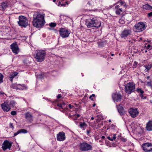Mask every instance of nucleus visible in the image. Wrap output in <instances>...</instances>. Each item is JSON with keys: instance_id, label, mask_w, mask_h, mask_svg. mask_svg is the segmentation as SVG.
<instances>
[{"instance_id": "nucleus-1", "label": "nucleus", "mask_w": 152, "mask_h": 152, "mask_svg": "<svg viewBox=\"0 0 152 152\" xmlns=\"http://www.w3.org/2000/svg\"><path fill=\"white\" fill-rule=\"evenodd\" d=\"M45 14L39 12H36L33 15V24L34 26L40 28L43 26L45 23L44 19Z\"/></svg>"}, {"instance_id": "nucleus-2", "label": "nucleus", "mask_w": 152, "mask_h": 152, "mask_svg": "<svg viewBox=\"0 0 152 152\" xmlns=\"http://www.w3.org/2000/svg\"><path fill=\"white\" fill-rule=\"evenodd\" d=\"M46 55V52L44 50H36L34 57L38 62H41L44 61Z\"/></svg>"}, {"instance_id": "nucleus-3", "label": "nucleus", "mask_w": 152, "mask_h": 152, "mask_svg": "<svg viewBox=\"0 0 152 152\" xmlns=\"http://www.w3.org/2000/svg\"><path fill=\"white\" fill-rule=\"evenodd\" d=\"M18 19V23L20 26L25 28L28 25V21L26 17L20 16Z\"/></svg>"}, {"instance_id": "nucleus-4", "label": "nucleus", "mask_w": 152, "mask_h": 152, "mask_svg": "<svg viewBox=\"0 0 152 152\" xmlns=\"http://www.w3.org/2000/svg\"><path fill=\"white\" fill-rule=\"evenodd\" d=\"M125 90L126 93L130 94L135 91L134 84L129 83L125 85Z\"/></svg>"}, {"instance_id": "nucleus-5", "label": "nucleus", "mask_w": 152, "mask_h": 152, "mask_svg": "<svg viewBox=\"0 0 152 152\" xmlns=\"http://www.w3.org/2000/svg\"><path fill=\"white\" fill-rule=\"evenodd\" d=\"M145 28V24L142 22H140L136 23L133 28L134 31L136 32L142 31Z\"/></svg>"}, {"instance_id": "nucleus-6", "label": "nucleus", "mask_w": 152, "mask_h": 152, "mask_svg": "<svg viewBox=\"0 0 152 152\" xmlns=\"http://www.w3.org/2000/svg\"><path fill=\"white\" fill-rule=\"evenodd\" d=\"M79 146L80 150L82 151H88L91 150L92 148L91 145L86 142L80 143Z\"/></svg>"}, {"instance_id": "nucleus-7", "label": "nucleus", "mask_w": 152, "mask_h": 152, "mask_svg": "<svg viewBox=\"0 0 152 152\" xmlns=\"http://www.w3.org/2000/svg\"><path fill=\"white\" fill-rule=\"evenodd\" d=\"M59 34L62 38H65L68 37L70 34L69 32L67 29L64 28H60L59 30Z\"/></svg>"}, {"instance_id": "nucleus-8", "label": "nucleus", "mask_w": 152, "mask_h": 152, "mask_svg": "<svg viewBox=\"0 0 152 152\" xmlns=\"http://www.w3.org/2000/svg\"><path fill=\"white\" fill-rule=\"evenodd\" d=\"M143 150L145 152H150L152 150V144L150 143H146L142 145Z\"/></svg>"}, {"instance_id": "nucleus-9", "label": "nucleus", "mask_w": 152, "mask_h": 152, "mask_svg": "<svg viewBox=\"0 0 152 152\" xmlns=\"http://www.w3.org/2000/svg\"><path fill=\"white\" fill-rule=\"evenodd\" d=\"M12 143L11 142H9V141L6 140L4 141L2 144V148L3 150L5 151L7 149L10 150Z\"/></svg>"}, {"instance_id": "nucleus-10", "label": "nucleus", "mask_w": 152, "mask_h": 152, "mask_svg": "<svg viewBox=\"0 0 152 152\" xmlns=\"http://www.w3.org/2000/svg\"><path fill=\"white\" fill-rule=\"evenodd\" d=\"M129 111L130 115L133 118L137 117L139 114L137 108L133 109L131 108L129 109Z\"/></svg>"}, {"instance_id": "nucleus-11", "label": "nucleus", "mask_w": 152, "mask_h": 152, "mask_svg": "<svg viewBox=\"0 0 152 152\" xmlns=\"http://www.w3.org/2000/svg\"><path fill=\"white\" fill-rule=\"evenodd\" d=\"M66 139V136L65 133L63 132H60L57 134V140L58 141H61L65 140Z\"/></svg>"}, {"instance_id": "nucleus-12", "label": "nucleus", "mask_w": 152, "mask_h": 152, "mask_svg": "<svg viewBox=\"0 0 152 152\" xmlns=\"http://www.w3.org/2000/svg\"><path fill=\"white\" fill-rule=\"evenodd\" d=\"M11 48L13 53L17 54L19 52V49L16 42H14L10 45Z\"/></svg>"}, {"instance_id": "nucleus-13", "label": "nucleus", "mask_w": 152, "mask_h": 152, "mask_svg": "<svg viewBox=\"0 0 152 152\" xmlns=\"http://www.w3.org/2000/svg\"><path fill=\"white\" fill-rule=\"evenodd\" d=\"M1 108L5 112L9 111L11 109V107L7 103L4 102L1 104Z\"/></svg>"}, {"instance_id": "nucleus-14", "label": "nucleus", "mask_w": 152, "mask_h": 152, "mask_svg": "<svg viewBox=\"0 0 152 152\" xmlns=\"http://www.w3.org/2000/svg\"><path fill=\"white\" fill-rule=\"evenodd\" d=\"M131 33V31L129 29H125L122 32L121 34V37L124 38L129 35Z\"/></svg>"}, {"instance_id": "nucleus-15", "label": "nucleus", "mask_w": 152, "mask_h": 152, "mask_svg": "<svg viewBox=\"0 0 152 152\" xmlns=\"http://www.w3.org/2000/svg\"><path fill=\"white\" fill-rule=\"evenodd\" d=\"M24 87V85L20 84H13L11 86V87L13 89H23Z\"/></svg>"}, {"instance_id": "nucleus-16", "label": "nucleus", "mask_w": 152, "mask_h": 152, "mask_svg": "<svg viewBox=\"0 0 152 152\" xmlns=\"http://www.w3.org/2000/svg\"><path fill=\"white\" fill-rule=\"evenodd\" d=\"M112 98L115 101H120L121 99V96L118 94H113L112 95Z\"/></svg>"}, {"instance_id": "nucleus-17", "label": "nucleus", "mask_w": 152, "mask_h": 152, "mask_svg": "<svg viewBox=\"0 0 152 152\" xmlns=\"http://www.w3.org/2000/svg\"><path fill=\"white\" fill-rule=\"evenodd\" d=\"M86 24L88 28L93 27V23L94 22L93 18L87 19L86 21Z\"/></svg>"}, {"instance_id": "nucleus-18", "label": "nucleus", "mask_w": 152, "mask_h": 152, "mask_svg": "<svg viewBox=\"0 0 152 152\" xmlns=\"http://www.w3.org/2000/svg\"><path fill=\"white\" fill-rule=\"evenodd\" d=\"M26 118L31 123L33 121V116L30 113L28 112L25 114Z\"/></svg>"}, {"instance_id": "nucleus-19", "label": "nucleus", "mask_w": 152, "mask_h": 152, "mask_svg": "<svg viewBox=\"0 0 152 152\" xmlns=\"http://www.w3.org/2000/svg\"><path fill=\"white\" fill-rule=\"evenodd\" d=\"M93 20L94 22L93 23V27L96 28L100 27L101 25V22L94 18H93Z\"/></svg>"}, {"instance_id": "nucleus-20", "label": "nucleus", "mask_w": 152, "mask_h": 152, "mask_svg": "<svg viewBox=\"0 0 152 152\" xmlns=\"http://www.w3.org/2000/svg\"><path fill=\"white\" fill-rule=\"evenodd\" d=\"M118 112L121 115H123L124 113V111L122 105L117 106Z\"/></svg>"}, {"instance_id": "nucleus-21", "label": "nucleus", "mask_w": 152, "mask_h": 152, "mask_svg": "<svg viewBox=\"0 0 152 152\" xmlns=\"http://www.w3.org/2000/svg\"><path fill=\"white\" fill-rule=\"evenodd\" d=\"M115 13L117 15H119L122 12L123 8L119 6V5H116L115 7Z\"/></svg>"}, {"instance_id": "nucleus-22", "label": "nucleus", "mask_w": 152, "mask_h": 152, "mask_svg": "<svg viewBox=\"0 0 152 152\" xmlns=\"http://www.w3.org/2000/svg\"><path fill=\"white\" fill-rule=\"evenodd\" d=\"M146 128L147 130L152 131V121H149L147 124Z\"/></svg>"}, {"instance_id": "nucleus-23", "label": "nucleus", "mask_w": 152, "mask_h": 152, "mask_svg": "<svg viewBox=\"0 0 152 152\" xmlns=\"http://www.w3.org/2000/svg\"><path fill=\"white\" fill-rule=\"evenodd\" d=\"M142 8L143 9L146 10H152V7L148 4H146L144 5H143Z\"/></svg>"}, {"instance_id": "nucleus-24", "label": "nucleus", "mask_w": 152, "mask_h": 152, "mask_svg": "<svg viewBox=\"0 0 152 152\" xmlns=\"http://www.w3.org/2000/svg\"><path fill=\"white\" fill-rule=\"evenodd\" d=\"M7 6V3L6 2H3L1 4V7L2 10H3L5 9Z\"/></svg>"}, {"instance_id": "nucleus-25", "label": "nucleus", "mask_w": 152, "mask_h": 152, "mask_svg": "<svg viewBox=\"0 0 152 152\" xmlns=\"http://www.w3.org/2000/svg\"><path fill=\"white\" fill-rule=\"evenodd\" d=\"M107 138L110 141H113L116 138V134H114L113 135V137L112 138H110V137L108 136Z\"/></svg>"}, {"instance_id": "nucleus-26", "label": "nucleus", "mask_w": 152, "mask_h": 152, "mask_svg": "<svg viewBox=\"0 0 152 152\" xmlns=\"http://www.w3.org/2000/svg\"><path fill=\"white\" fill-rule=\"evenodd\" d=\"M15 104V102L14 101L12 100L8 104L9 105V106H10L11 108V107L14 106Z\"/></svg>"}, {"instance_id": "nucleus-27", "label": "nucleus", "mask_w": 152, "mask_h": 152, "mask_svg": "<svg viewBox=\"0 0 152 152\" xmlns=\"http://www.w3.org/2000/svg\"><path fill=\"white\" fill-rule=\"evenodd\" d=\"M18 75V73L17 72H15L12 73L10 75V77L14 78V77L17 76Z\"/></svg>"}, {"instance_id": "nucleus-28", "label": "nucleus", "mask_w": 152, "mask_h": 152, "mask_svg": "<svg viewBox=\"0 0 152 152\" xmlns=\"http://www.w3.org/2000/svg\"><path fill=\"white\" fill-rule=\"evenodd\" d=\"M124 3L125 2L124 1H121L118 5L119 6L122 8L123 7H125L126 4H124Z\"/></svg>"}, {"instance_id": "nucleus-29", "label": "nucleus", "mask_w": 152, "mask_h": 152, "mask_svg": "<svg viewBox=\"0 0 152 152\" xmlns=\"http://www.w3.org/2000/svg\"><path fill=\"white\" fill-rule=\"evenodd\" d=\"M18 131H19L20 133H27L28 132L27 130H25L24 129H21L20 130H19Z\"/></svg>"}, {"instance_id": "nucleus-30", "label": "nucleus", "mask_w": 152, "mask_h": 152, "mask_svg": "<svg viewBox=\"0 0 152 152\" xmlns=\"http://www.w3.org/2000/svg\"><path fill=\"white\" fill-rule=\"evenodd\" d=\"M79 126L80 127L82 128L84 126H86V124L85 122H80Z\"/></svg>"}, {"instance_id": "nucleus-31", "label": "nucleus", "mask_w": 152, "mask_h": 152, "mask_svg": "<svg viewBox=\"0 0 152 152\" xmlns=\"http://www.w3.org/2000/svg\"><path fill=\"white\" fill-rule=\"evenodd\" d=\"M144 66L145 68L146 69H147V71L149 70L151 67V66L149 65H145Z\"/></svg>"}, {"instance_id": "nucleus-32", "label": "nucleus", "mask_w": 152, "mask_h": 152, "mask_svg": "<svg viewBox=\"0 0 152 152\" xmlns=\"http://www.w3.org/2000/svg\"><path fill=\"white\" fill-rule=\"evenodd\" d=\"M137 91L138 92L140 93V94H143L144 92V91L141 88L137 89Z\"/></svg>"}, {"instance_id": "nucleus-33", "label": "nucleus", "mask_w": 152, "mask_h": 152, "mask_svg": "<svg viewBox=\"0 0 152 152\" xmlns=\"http://www.w3.org/2000/svg\"><path fill=\"white\" fill-rule=\"evenodd\" d=\"M56 24L55 23H50L49 26L51 27H54L56 26Z\"/></svg>"}, {"instance_id": "nucleus-34", "label": "nucleus", "mask_w": 152, "mask_h": 152, "mask_svg": "<svg viewBox=\"0 0 152 152\" xmlns=\"http://www.w3.org/2000/svg\"><path fill=\"white\" fill-rule=\"evenodd\" d=\"M3 75L2 74L0 73V83L3 82Z\"/></svg>"}, {"instance_id": "nucleus-35", "label": "nucleus", "mask_w": 152, "mask_h": 152, "mask_svg": "<svg viewBox=\"0 0 152 152\" xmlns=\"http://www.w3.org/2000/svg\"><path fill=\"white\" fill-rule=\"evenodd\" d=\"M138 63L136 61H134V64L132 66L133 68H136L137 66Z\"/></svg>"}, {"instance_id": "nucleus-36", "label": "nucleus", "mask_w": 152, "mask_h": 152, "mask_svg": "<svg viewBox=\"0 0 152 152\" xmlns=\"http://www.w3.org/2000/svg\"><path fill=\"white\" fill-rule=\"evenodd\" d=\"M11 114L12 115H15L16 114V112L15 111H11Z\"/></svg>"}, {"instance_id": "nucleus-37", "label": "nucleus", "mask_w": 152, "mask_h": 152, "mask_svg": "<svg viewBox=\"0 0 152 152\" xmlns=\"http://www.w3.org/2000/svg\"><path fill=\"white\" fill-rule=\"evenodd\" d=\"M57 105L59 107H61V109H63L64 107L62 106V105L61 104L58 103L57 104Z\"/></svg>"}, {"instance_id": "nucleus-38", "label": "nucleus", "mask_w": 152, "mask_h": 152, "mask_svg": "<svg viewBox=\"0 0 152 152\" xmlns=\"http://www.w3.org/2000/svg\"><path fill=\"white\" fill-rule=\"evenodd\" d=\"M121 140L123 142H126V139L123 137H121Z\"/></svg>"}, {"instance_id": "nucleus-39", "label": "nucleus", "mask_w": 152, "mask_h": 152, "mask_svg": "<svg viewBox=\"0 0 152 152\" xmlns=\"http://www.w3.org/2000/svg\"><path fill=\"white\" fill-rule=\"evenodd\" d=\"M147 85L148 86L152 87V86L151 85V81L148 82H147Z\"/></svg>"}, {"instance_id": "nucleus-40", "label": "nucleus", "mask_w": 152, "mask_h": 152, "mask_svg": "<svg viewBox=\"0 0 152 152\" xmlns=\"http://www.w3.org/2000/svg\"><path fill=\"white\" fill-rule=\"evenodd\" d=\"M95 96V94H92L89 97V99H91V100H93V99L92 97H94Z\"/></svg>"}, {"instance_id": "nucleus-41", "label": "nucleus", "mask_w": 152, "mask_h": 152, "mask_svg": "<svg viewBox=\"0 0 152 152\" xmlns=\"http://www.w3.org/2000/svg\"><path fill=\"white\" fill-rule=\"evenodd\" d=\"M148 17H151L152 16V12H151L148 14Z\"/></svg>"}, {"instance_id": "nucleus-42", "label": "nucleus", "mask_w": 152, "mask_h": 152, "mask_svg": "<svg viewBox=\"0 0 152 152\" xmlns=\"http://www.w3.org/2000/svg\"><path fill=\"white\" fill-rule=\"evenodd\" d=\"M19 133H20L19 131H18L16 133H15L14 134V137H15Z\"/></svg>"}, {"instance_id": "nucleus-43", "label": "nucleus", "mask_w": 152, "mask_h": 152, "mask_svg": "<svg viewBox=\"0 0 152 152\" xmlns=\"http://www.w3.org/2000/svg\"><path fill=\"white\" fill-rule=\"evenodd\" d=\"M61 96H62L61 94H59L57 96V99H59L61 98Z\"/></svg>"}, {"instance_id": "nucleus-44", "label": "nucleus", "mask_w": 152, "mask_h": 152, "mask_svg": "<svg viewBox=\"0 0 152 152\" xmlns=\"http://www.w3.org/2000/svg\"><path fill=\"white\" fill-rule=\"evenodd\" d=\"M76 115H77V117H75V120L77 118H78L80 116V115L79 114H77V115H74V116H76Z\"/></svg>"}, {"instance_id": "nucleus-45", "label": "nucleus", "mask_w": 152, "mask_h": 152, "mask_svg": "<svg viewBox=\"0 0 152 152\" xmlns=\"http://www.w3.org/2000/svg\"><path fill=\"white\" fill-rule=\"evenodd\" d=\"M69 107L70 108H72L73 107L72 105H71V104H69Z\"/></svg>"}, {"instance_id": "nucleus-46", "label": "nucleus", "mask_w": 152, "mask_h": 152, "mask_svg": "<svg viewBox=\"0 0 152 152\" xmlns=\"http://www.w3.org/2000/svg\"><path fill=\"white\" fill-rule=\"evenodd\" d=\"M91 131L90 130H87V133L88 135L89 134V133Z\"/></svg>"}, {"instance_id": "nucleus-47", "label": "nucleus", "mask_w": 152, "mask_h": 152, "mask_svg": "<svg viewBox=\"0 0 152 152\" xmlns=\"http://www.w3.org/2000/svg\"><path fill=\"white\" fill-rule=\"evenodd\" d=\"M10 126H11V127L13 129L14 127H13V124L12 123H10Z\"/></svg>"}, {"instance_id": "nucleus-48", "label": "nucleus", "mask_w": 152, "mask_h": 152, "mask_svg": "<svg viewBox=\"0 0 152 152\" xmlns=\"http://www.w3.org/2000/svg\"><path fill=\"white\" fill-rule=\"evenodd\" d=\"M10 77V80L11 81V82H12L13 79V78H12V77Z\"/></svg>"}, {"instance_id": "nucleus-49", "label": "nucleus", "mask_w": 152, "mask_h": 152, "mask_svg": "<svg viewBox=\"0 0 152 152\" xmlns=\"http://www.w3.org/2000/svg\"><path fill=\"white\" fill-rule=\"evenodd\" d=\"M140 96L141 97V98H142L143 99L145 98H144V97H143V95L142 94H140Z\"/></svg>"}, {"instance_id": "nucleus-50", "label": "nucleus", "mask_w": 152, "mask_h": 152, "mask_svg": "<svg viewBox=\"0 0 152 152\" xmlns=\"http://www.w3.org/2000/svg\"><path fill=\"white\" fill-rule=\"evenodd\" d=\"M61 104L62 105V106H64V107L65 105V103L64 102H62V103Z\"/></svg>"}, {"instance_id": "nucleus-51", "label": "nucleus", "mask_w": 152, "mask_h": 152, "mask_svg": "<svg viewBox=\"0 0 152 152\" xmlns=\"http://www.w3.org/2000/svg\"><path fill=\"white\" fill-rule=\"evenodd\" d=\"M151 45H148V46H147V48H149L151 47Z\"/></svg>"}, {"instance_id": "nucleus-52", "label": "nucleus", "mask_w": 152, "mask_h": 152, "mask_svg": "<svg viewBox=\"0 0 152 152\" xmlns=\"http://www.w3.org/2000/svg\"><path fill=\"white\" fill-rule=\"evenodd\" d=\"M105 138V137L104 136H103L101 137V138L102 139H104Z\"/></svg>"}, {"instance_id": "nucleus-53", "label": "nucleus", "mask_w": 152, "mask_h": 152, "mask_svg": "<svg viewBox=\"0 0 152 152\" xmlns=\"http://www.w3.org/2000/svg\"><path fill=\"white\" fill-rule=\"evenodd\" d=\"M61 6H65V4H61Z\"/></svg>"}, {"instance_id": "nucleus-54", "label": "nucleus", "mask_w": 152, "mask_h": 152, "mask_svg": "<svg viewBox=\"0 0 152 152\" xmlns=\"http://www.w3.org/2000/svg\"><path fill=\"white\" fill-rule=\"evenodd\" d=\"M91 119L92 120H94V117H91Z\"/></svg>"}, {"instance_id": "nucleus-55", "label": "nucleus", "mask_w": 152, "mask_h": 152, "mask_svg": "<svg viewBox=\"0 0 152 152\" xmlns=\"http://www.w3.org/2000/svg\"><path fill=\"white\" fill-rule=\"evenodd\" d=\"M111 56H114V54H111Z\"/></svg>"}, {"instance_id": "nucleus-56", "label": "nucleus", "mask_w": 152, "mask_h": 152, "mask_svg": "<svg viewBox=\"0 0 152 152\" xmlns=\"http://www.w3.org/2000/svg\"><path fill=\"white\" fill-rule=\"evenodd\" d=\"M95 104H93V107H95Z\"/></svg>"}, {"instance_id": "nucleus-57", "label": "nucleus", "mask_w": 152, "mask_h": 152, "mask_svg": "<svg viewBox=\"0 0 152 152\" xmlns=\"http://www.w3.org/2000/svg\"><path fill=\"white\" fill-rule=\"evenodd\" d=\"M58 100H55L56 102H58Z\"/></svg>"}, {"instance_id": "nucleus-58", "label": "nucleus", "mask_w": 152, "mask_h": 152, "mask_svg": "<svg viewBox=\"0 0 152 152\" xmlns=\"http://www.w3.org/2000/svg\"><path fill=\"white\" fill-rule=\"evenodd\" d=\"M53 1L55 2L56 1V0H53Z\"/></svg>"}, {"instance_id": "nucleus-59", "label": "nucleus", "mask_w": 152, "mask_h": 152, "mask_svg": "<svg viewBox=\"0 0 152 152\" xmlns=\"http://www.w3.org/2000/svg\"><path fill=\"white\" fill-rule=\"evenodd\" d=\"M121 21H122V20H119V21L120 22H121Z\"/></svg>"}, {"instance_id": "nucleus-60", "label": "nucleus", "mask_w": 152, "mask_h": 152, "mask_svg": "<svg viewBox=\"0 0 152 152\" xmlns=\"http://www.w3.org/2000/svg\"><path fill=\"white\" fill-rule=\"evenodd\" d=\"M109 122H111V120H109Z\"/></svg>"}, {"instance_id": "nucleus-61", "label": "nucleus", "mask_w": 152, "mask_h": 152, "mask_svg": "<svg viewBox=\"0 0 152 152\" xmlns=\"http://www.w3.org/2000/svg\"><path fill=\"white\" fill-rule=\"evenodd\" d=\"M149 77H149V76H148V77H147V78H148V79H149Z\"/></svg>"}, {"instance_id": "nucleus-62", "label": "nucleus", "mask_w": 152, "mask_h": 152, "mask_svg": "<svg viewBox=\"0 0 152 152\" xmlns=\"http://www.w3.org/2000/svg\"><path fill=\"white\" fill-rule=\"evenodd\" d=\"M122 23H124V21H122Z\"/></svg>"}, {"instance_id": "nucleus-63", "label": "nucleus", "mask_w": 152, "mask_h": 152, "mask_svg": "<svg viewBox=\"0 0 152 152\" xmlns=\"http://www.w3.org/2000/svg\"><path fill=\"white\" fill-rule=\"evenodd\" d=\"M60 3H60V2H59V4H60Z\"/></svg>"}, {"instance_id": "nucleus-64", "label": "nucleus", "mask_w": 152, "mask_h": 152, "mask_svg": "<svg viewBox=\"0 0 152 152\" xmlns=\"http://www.w3.org/2000/svg\"><path fill=\"white\" fill-rule=\"evenodd\" d=\"M113 69V70H114V69H113H113Z\"/></svg>"}]
</instances>
